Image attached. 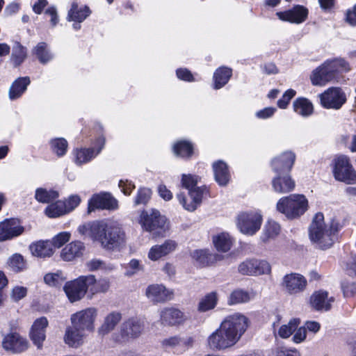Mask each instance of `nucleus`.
<instances>
[{
  "label": "nucleus",
  "mask_w": 356,
  "mask_h": 356,
  "mask_svg": "<svg viewBox=\"0 0 356 356\" xmlns=\"http://www.w3.org/2000/svg\"><path fill=\"white\" fill-rule=\"evenodd\" d=\"M248 318L240 314L227 316L220 327L207 338V345L213 351H221L235 346L248 327Z\"/></svg>",
  "instance_id": "nucleus-1"
},
{
  "label": "nucleus",
  "mask_w": 356,
  "mask_h": 356,
  "mask_svg": "<svg viewBox=\"0 0 356 356\" xmlns=\"http://www.w3.org/2000/svg\"><path fill=\"white\" fill-rule=\"evenodd\" d=\"M341 227L339 220L336 219H332L329 224H325L323 213H318L309 228V238L318 248H330L337 240L338 232Z\"/></svg>",
  "instance_id": "nucleus-2"
},
{
  "label": "nucleus",
  "mask_w": 356,
  "mask_h": 356,
  "mask_svg": "<svg viewBox=\"0 0 356 356\" xmlns=\"http://www.w3.org/2000/svg\"><path fill=\"white\" fill-rule=\"evenodd\" d=\"M90 234L100 241L108 250H113L125 243V233L117 222L93 223L90 227Z\"/></svg>",
  "instance_id": "nucleus-3"
},
{
  "label": "nucleus",
  "mask_w": 356,
  "mask_h": 356,
  "mask_svg": "<svg viewBox=\"0 0 356 356\" xmlns=\"http://www.w3.org/2000/svg\"><path fill=\"white\" fill-rule=\"evenodd\" d=\"M350 70L348 63L343 58L327 60L312 72L311 81L314 86H323L327 83L337 81L340 72Z\"/></svg>",
  "instance_id": "nucleus-4"
},
{
  "label": "nucleus",
  "mask_w": 356,
  "mask_h": 356,
  "mask_svg": "<svg viewBox=\"0 0 356 356\" xmlns=\"http://www.w3.org/2000/svg\"><path fill=\"white\" fill-rule=\"evenodd\" d=\"M308 207V201L303 195L292 194L281 198L277 209L288 218H296L302 215Z\"/></svg>",
  "instance_id": "nucleus-5"
},
{
  "label": "nucleus",
  "mask_w": 356,
  "mask_h": 356,
  "mask_svg": "<svg viewBox=\"0 0 356 356\" xmlns=\"http://www.w3.org/2000/svg\"><path fill=\"white\" fill-rule=\"evenodd\" d=\"M139 222L142 227L150 232L154 238L163 236L168 229L165 217L161 216L156 210H152L151 213L146 211H142Z\"/></svg>",
  "instance_id": "nucleus-6"
},
{
  "label": "nucleus",
  "mask_w": 356,
  "mask_h": 356,
  "mask_svg": "<svg viewBox=\"0 0 356 356\" xmlns=\"http://www.w3.org/2000/svg\"><path fill=\"white\" fill-rule=\"evenodd\" d=\"M144 322L140 319L131 317L123 321L119 332L113 335L114 341L123 343L138 338L144 330Z\"/></svg>",
  "instance_id": "nucleus-7"
},
{
  "label": "nucleus",
  "mask_w": 356,
  "mask_h": 356,
  "mask_svg": "<svg viewBox=\"0 0 356 356\" xmlns=\"http://www.w3.org/2000/svg\"><path fill=\"white\" fill-rule=\"evenodd\" d=\"M334 178L348 184L356 182V172L350 163L349 159L341 155L334 159L333 169Z\"/></svg>",
  "instance_id": "nucleus-8"
},
{
  "label": "nucleus",
  "mask_w": 356,
  "mask_h": 356,
  "mask_svg": "<svg viewBox=\"0 0 356 356\" xmlns=\"http://www.w3.org/2000/svg\"><path fill=\"white\" fill-rule=\"evenodd\" d=\"M322 106L327 109L338 110L346 102V93L339 87H331L319 95Z\"/></svg>",
  "instance_id": "nucleus-9"
},
{
  "label": "nucleus",
  "mask_w": 356,
  "mask_h": 356,
  "mask_svg": "<svg viewBox=\"0 0 356 356\" xmlns=\"http://www.w3.org/2000/svg\"><path fill=\"white\" fill-rule=\"evenodd\" d=\"M97 316V311L94 307H89L79 311L71 316L72 325L76 329L86 332H92L95 329L94 323Z\"/></svg>",
  "instance_id": "nucleus-10"
},
{
  "label": "nucleus",
  "mask_w": 356,
  "mask_h": 356,
  "mask_svg": "<svg viewBox=\"0 0 356 356\" xmlns=\"http://www.w3.org/2000/svg\"><path fill=\"white\" fill-rule=\"evenodd\" d=\"M282 286L287 293L298 295L306 290L307 280L300 273H291L283 277Z\"/></svg>",
  "instance_id": "nucleus-11"
},
{
  "label": "nucleus",
  "mask_w": 356,
  "mask_h": 356,
  "mask_svg": "<svg viewBox=\"0 0 356 356\" xmlns=\"http://www.w3.org/2000/svg\"><path fill=\"white\" fill-rule=\"evenodd\" d=\"M238 270L243 275H261L269 274L271 267L265 260L247 259L239 264Z\"/></svg>",
  "instance_id": "nucleus-12"
},
{
  "label": "nucleus",
  "mask_w": 356,
  "mask_h": 356,
  "mask_svg": "<svg viewBox=\"0 0 356 356\" xmlns=\"http://www.w3.org/2000/svg\"><path fill=\"white\" fill-rule=\"evenodd\" d=\"M261 221V216L257 213H243L238 217V226L241 232L253 235L260 229Z\"/></svg>",
  "instance_id": "nucleus-13"
},
{
  "label": "nucleus",
  "mask_w": 356,
  "mask_h": 356,
  "mask_svg": "<svg viewBox=\"0 0 356 356\" xmlns=\"http://www.w3.org/2000/svg\"><path fill=\"white\" fill-rule=\"evenodd\" d=\"M118 207V201L108 193L94 195L88 202V213L95 209L114 210Z\"/></svg>",
  "instance_id": "nucleus-14"
},
{
  "label": "nucleus",
  "mask_w": 356,
  "mask_h": 356,
  "mask_svg": "<svg viewBox=\"0 0 356 356\" xmlns=\"http://www.w3.org/2000/svg\"><path fill=\"white\" fill-rule=\"evenodd\" d=\"M21 234L22 227L19 219H6L0 222V242L11 240Z\"/></svg>",
  "instance_id": "nucleus-15"
},
{
  "label": "nucleus",
  "mask_w": 356,
  "mask_h": 356,
  "mask_svg": "<svg viewBox=\"0 0 356 356\" xmlns=\"http://www.w3.org/2000/svg\"><path fill=\"white\" fill-rule=\"evenodd\" d=\"M296 161V154L291 151L283 152L273 159L271 166L276 174H289Z\"/></svg>",
  "instance_id": "nucleus-16"
},
{
  "label": "nucleus",
  "mask_w": 356,
  "mask_h": 356,
  "mask_svg": "<svg viewBox=\"0 0 356 356\" xmlns=\"http://www.w3.org/2000/svg\"><path fill=\"white\" fill-rule=\"evenodd\" d=\"M276 15L282 21L300 24L306 20L308 15V10L302 6L297 5L290 10L277 12Z\"/></svg>",
  "instance_id": "nucleus-17"
},
{
  "label": "nucleus",
  "mask_w": 356,
  "mask_h": 356,
  "mask_svg": "<svg viewBox=\"0 0 356 356\" xmlns=\"http://www.w3.org/2000/svg\"><path fill=\"white\" fill-rule=\"evenodd\" d=\"M84 286L82 276L65 284L64 291L70 302L79 300L84 297L86 294Z\"/></svg>",
  "instance_id": "nucleus-18"
},
{
  "label": "nucleus",
  "mask_w": 356,
  "mask_h": 356,
  "mask_svg": "<svg viewBox=\"0 0 356 356\" xmlns=\"http://www.w3.org/2000/svg\"><path fill=\"white\" fill-rule=\"evenodd\" d=\"M47 325L48 321L46 317H40L36 319L32 325L30 337L38 348H42V343L45 339V329Z\"/></svg>",
  "instance_id": "nucleus-19"
},
{
  "label": "nucleus",
  "mask_w": 356,
  "mask_h": 356,
  "mask_svg": "<svg viewBox=\"0 0 356 356\" xmlns=\"http://www.w3.org/2000/svg\"><path fill=\"white\" fill-rule=\"evenodd\" d=\"M161 323L163 325H175L184 323L186 320L183 312L173 307H166L160 312Z\"/></svg>",
  "instance_id": "nucleus-20"
},
{
  "label": "nucleus",
  "mask_w": 356,
  "mask_h": 356,
  "mask_svg": "<svg viewBox=\"0 0 356 356\" xmlns=\"http://www.w3.org/2000/svg\"><path fill=\"white\" fill-rule=\"evenodd\" d=\"M334 301L333 297L328 298V293L319 290L315 291L310 297V304L313 309L317 311H328L331 304Z\"/></svg>",
  "instance_id": "nucleus-21"
},
{
  "label": "nucleus",
  "mask_w": 356,
  "mask_h": 356,
  "mask_svg": "<svg viewBox=\"0 0 356 356\" xmlns=\"http://www.w3.org/2000/svg\"><path fill=\"white\" fill-rule=\"evenodd\" d=\"M147 297L153 302H164L170 300L172 297V293L168 290L164 286L152 284L146 289Z\"/></svg>",
  "instance_id": "nucleus-22"
},
{
  "label": "nucleus",
  "mask_w": 356,
  "mask_h": 356,
  "mask_svg": "<svg viewBox=\"0 0 356 356\" xmlns=\"http://www.w3.org/2000/svg\"><path fill=\"white\" fill-rule=\"evenodd\" d=\"M295 186V181L289 174H277L272 180L273 190L280 193H289L294 189Z\"/></svg>",
  "instance_id": "nucleus-23"
},
{
  "label": "nucleus",
  "mask_w": 356,
  "mask_h": 356,
  "mask_svg": "<svg viewBox=\"0 0 356 356\" xmlns=\"http://www.w3.org/2000/svg\"><path fill=\"white\" fill-rule=\"evenodd\" d=\"M203 193L204 189L200 187L196 186L189 190L188 193L192 199V201L189 204L186 203L185 196L181 193L177 195V198L185 209L189 211H193L197 209V205L201 203Z\"/></svg>",
  "instance_id": "nucleus-24"
},
{
  "label": "nucleus",
  "mask_w": 356,
  "mask_h": 356,
  "mask_svg": "<svg viewBox=\"0 0 356 356\" xmlns=\"http://www.w3.org/2000/svg\"><path fill=\"white\" fill-rule=\"evenodd\" d=\"M177 248V243L172 240H166L161 245L152 246L149 252L148 258L152 261H157L162 257L173 252Z\"/></svg>",
  "instance_id": "nucleus-25"
},
{
  "label": "nucleus",
  "mask_w": 356,
  "mask_h": 356,
  "mask_svg": "<svg viewBox=\"0 0 356 356\" xmlns=\"http://www.w3.org/2000/svg\"><path fill=\"white\" fill-rule=\"evenodd\" d=\"M85 251L83 243L79 241H72L67 244L61 251V258L67 261H70L81 257Z\"/></svg>",
  "instance_id": "nucleus-26"
},
{
  "label": "nucleus",
  "mask_w": 356,
  "mask_h": 356,
  "mask_svg": "<svg viewBox=\"0 0 356 356\" xmlns=\"http://www.w3.org/2000/svg\"><path fill=\"white\" fill-rule=\"evenodd\" d=\"M86 332L76 329L75 326L67 327L64 335L65 343L70 347L77 348L83 344Z\"/></svg>",
  "instance_id": "nucleus-27"
},
{
  "label": "nucleus",
  "mask_w": 356,
  "mask_h": 356,
  "mask_svg": "<svg viewBox=\"0 0 356 356\" xmlns=\"http://www.w3.org/2000/svg\"><path fill=\"white\" fill-rule=\"evenodd\" d=\"M122 320V314L118 312H112L106 316L102 325L98 328V334L105 336L113 331Z\"/></svg>",
  "instance_id": "nucleus-28"
},
{
  "label": "nucleus",
  "mask_w": 356,
  "mask_h": 356,
  "mask_svg": "<svg viewBox=\"0 0 356 356\" xmlns=\"http://www.w3.org/2000/svg\"><path fill=\"white\" fill-rule=\"evenodd\" d=\"M191 256L197 265L200 267L211 265L220 259V257L218 254H211L206 250H195L192 252Z\"/></svg>",
  "instance_id": "nucleus-29"
},
{
  "label": "nucleus",
  "mask_w": 356,
  "mask_h": 356,
  "mask_svg": "<svg viewBox=\"0 0 356 356\" xmlns=\"http://www.w3.org/2000/svg\"><path fill=\"white\" fill-rule=\"evenodd\" d=\"M2 345L7 351L13 353H21L22 350V339L19 334L11 332L4 337Z\"/></svg>",
  "instance_id": "nucleus-30"
},
{
  "label": "nucleus",
  "mask_w": 356,
  "mask_h": 356,
  "mask_svg": "<svg viewBox=\"0 0 356 356\" xmlns=\"http://www.w3.org/2000/svg\"><path fill=\"white\" fill-rule=\"evenodd\" d=\"M213 169L216 182L220 186H226L230 179L227 165L222 161H218L213 164Z\"/></svg>",
  "instance_id": "nucleus-31"
},
{
  "label": "nucleus",
  "mask_w": 356,
  "mask_h": 356,
  "mask_svg": "<svg viewBox=\"0 0 356 356\" xmlns=\"http://www.w3.org/2000/svg\"><path fill=\"white\" fill-rule=\"evenodd\" d=\"M29 249L31 254L38 257H49L54 253L51 243L49 241H40L32 243Z\"/></svg>",
  "instance_id": "nucleus-32"
},
{
  "label": "nucleus",
  "mask_w": 356,
  "mask_h": 356,
  "mask_svg": "<svg viewBox=\"0 0 356 356\" xmlns=\"http://www.w3.org/2000/svg\"><path fill=\"white\" fill-rule=\"evenodd\" d=\"M232 74V69L221 67L216 70L213 74L214 88L220 89L229 80Z\"/></svg>",
  "instance_id": "nucleus-33"
},
{
  "label": "nucleus",
  "mask_w": 356,
  "mask_h": 356,
  "mask_svg": "<svg viewBox=\"0 0 356 356\" xmlns=\"http://www.w3.org/2000/svg\"><path fill=\"white\" fill-rule=\"evenodd\" d=\"M90 10L88 6H84L81 8H78V4L74 2L72 4V8L68 12V19L70 21H74L79 23L83 22L89 15Z\"/></svg>",
  "instance_id": "nucleus-34"
},
{
  "label": "nucleus",
  "mask_w": 356,
  "mask_h": 356,
  "mask_svg": "<svg viewBox=\"0 0 356 356\" xmlns=\"http://www.w3.org/2000/svg\"><path fill=\"white\" fill-rule=\"evenodd\" d=\"M294 111L303 117H307L313 113V105L306 98H298L293 104Z\"/></svg>",
  "instance_id": "nucleus-35"
},
{
  "label": "nucleus",
  "mask_w": 356,
  "mask_h": 356,
  "mask_svg": "<svg viewBox=\"0 0 356 356\" xmlns=\"http://www.w3.org/2000/svg\"><path fill=\"white\" fill-rule=\"evenodd\" d=\"M213 244L218 251L226 252L232 245V241L227 233H221L213 237Z\"/></svg>",
  "instance_id": "nucleus-36"
},
{
  "label": "nucleus",
  "mask_w": 356,
  "mask_h": 356,
  "mask_svg": "<svg viewBox=\"0 0 356 356\" xmlns=\"http://www.w3.org/2000/svg\"><path fill=\"white\" fill-rule=\"evenodd\" d=\"M44 213L49 218H58L67 213L65 202L56 201L47 207Z\"/></svg>",
  "instance_id": "nucleus-37"
},
{
  "label": "nucleus",
  "mask_w": 356,
  "mask_h": 356,
  "mask_svg": "<svg viewBox=\"0 0 356 356\" xmlns=\"http://www.w3.org/2000/svg\"><path fill=\"white\" fill-rule=\"evenodd\" d=\"M217 301V293L213 291L209 293L200 300L197 309L200 312H205L211 310L216 307Z\"/></svg>",
  "instance_id": "nucleus-38"
},
{
  "label": "nucleus",
  "mask_w": 356,
  "mask_h": 356,
  "mask_svg": "<svg viewBox=\"0 0 356 356\" xmlns=\"http://www.w3.org/2000/svg\"><path fill=\"white\" fill-rule=\"evenodd\" d=\"M35 199L42 203H49L58 197V193L56 191L44 188H38L35 195Z\"/></svg>",
  "instance_id": "nucleus-39"
},
{
  "label": "nucleus",
  "mask_w": 356,
  "mask_h": 356,
  "mask_svg": "<svg viewBox=\"0 0 356 356\" xmlns=\"http://www.w3.org/2000/svg\"><path fill=\"white\" fill-rule=\"evenodd\" d=\"M173 150L177 156L189 157L193 154V145L188 141L180 140L174 145Z\"/></svg>",
  "instance_id": "nucleus-40"
},
{
  "label": "nucleus",
  "mask_w": 356,
  "mask_h": 356,
  "mask_svg": "<svg viewBox=\"0 0 356 356\" xmlns=\"http://www.w3.org/2000/svg\"><path fill=\"white\" fill-rule=\"evenodd\" d=\"M280 231V227L278 223L269 221L264 226V233L261 236V240L266 242L269 238H272L277 236Z\"/></svg>",
  "instance_id": "nucleus-41"
},
{
  "label": "nucleus",
  "mask_w": 356,
  "mask_h": 356,
  "mask_svg": "<svg viewBox=\"0 0 356 356\" xmlns=\"http://www.w3.org/2000/svg\"><path fill=\"white\" fill-rule=\"evenodd\" d=\"M250 300L248 292L242 289L234 290L229 296V305H236L248 302Z\"/></svg>",
  "instance_id": "nucleus-42"
},
{
  "label": "nucleus",
  "mask_w": 356,
  "mask_h": 356,
  "mask_svg": "<svg viewBox=\"0 0 356 356\" xmlns=\"http://www.w3.org/2000/svg\"><path fill=\"white\" fill-rule=\"evenodd\" d=\"M97 156L93 148L81 149L76 151L75 162L79 164L86 163Z\"/></svg>",
  "instance_id": "nucleus-43"
},
{
  "label": "nucleus",
  "mask_w": 356,
  "mask_h": 356,
  "mask_svg": "<svg viewBox=\"0 0 356 356\" xmlns=\"http://www.w3.org/2000/svg\"><path fill=\"white\" fill-rule=\"evenodd\" d=\"M45 42H40L35 47L34 53L41 63H47L52 58L51 54L47 48Z\"/></svg>",
  "instance_id": "nucleus-44"
},
{
  "label": "nucleus",
  "mask_w": 356,
  "mask_h": 356,
  "mask_svg": "<svg viewBox=\"0 0 356 356\" xmlns=\"http://www.w3.org/2000/svg\"><path fill=\"white\" fill-rule=\"evenodd\" d=\"M51 148L52 151L58 156L65 154L67 149V142L63 138H58L51 140Z\"/></svg>",
  "instance_id": "nucleus-45"
},
{
  "label": "nucleus",
  "mask_w": 356,
  "mask_h": 356,
  "mask_svg": "<svg viewBox=\"0 0 356 356\" xmlns=\"http://www.w3.org/2000/svg\"><path fill=\"white\" fill-rule=\"evenodd\" d=\"M299 323L300 321L298 319H291L288 324L283 325L280 327L278 330L279 336L283 339L289 337L296 330Z\"/></svg>",
  "instance_id": "nucleus-46"
},
{
  "label": "nucleus",
  "mask_w": 356,
  "mask_h": 356,
  "mask_svg": "<svg viewBox=\"0 0 356 356\" xmlns=\"http://www.w3.org/2000/svg\"><path fill=\"white\" fill-rule=\"evenodd\" d=\"M7 264L13 272H20L22 269V256L18 253L13 254L8 259Z\"/></svg>",
  "instance_id": "nucleus-47"
},
{
  "label": "nucleus",
  "mask_w": 356,
  "mask_h": 356,
  "mask_svg": "<svg viewBox=\"0 0 356 356\" xmlns=\"http://www.w3.org/2000/svg\"><path fill=\"white\" fill-rule=\"evenodd\" d=\"M86 266L90 271L97 270H112L113 266L112 265H106L105 262L98 259H93L86 263Z\"/></svg>",
  "instance_id": "nucleus-48"
},
{
  "label": "nucleus",
  "mask_w": 356,
  "mask_h": 356,
  "mask_svg": "<svg viewBox=\"0 0 356 356\" xmlns=\"http://www.w3.org/2000/svg\"><path fill=\"white\" fill-rule=\"evenodd\" d=\"M152 191L149 188H140L138 194L135 198V204H145L151 197Z\"/></svg>",
  "instance_id": "nucleus-49"
},
{
  "label": "nucleus",
  "mask_w": 356,
  "mask_h": 356,
  "mask_svg": "<svg viewBox=\"0 0 356 356\" xmlns=\"http://www.w3.org/2000/svg\"><path fill=\"white\" fill-rule=\"evenodd\" d=\"M82 278L84 282L86 292L88 291L91 295L97 294L95 276L89 275L82 276Z\"/></svg>",
  "instance_id": "nucleus-50"
},
{
  "label": "nucleus",
  "mask_w": 356,
  "mask_h": 356,
  "mask_svg": "<svg viewBox=\"0 0 356 356\" xmlns=\"http://www.w3.org/2000/svg\"><path fill=\"white\" fill-rule=\"evenodd\" d=\"M70 238V234L69 232H60L55 236L52 241H50L51 243V248L54 246V248H59L67 243Z\"/></svg>",
  "instance_id": "nucleus-51"
},
{
  "label": "nucleus",
  "mask_w": 356,
  "mask_h": 356,
  "mask_svg": "<svg viewBox=\"0 0 356 356\" xmlns=\"http://www.w3.org/2000/svg\"><path fill=\"white\" fill-rule=\"evenodd\" d=\"M22 92V78H18L11 86L9 91V97L15 99L21 96Z\"/></svg>",
  "instance_id": "nucleus-52"
},
{
  "label": "nucleus",
  "mask_w": 356,
  "mask_h": 356,
  "mask_svg": "<svg viewBox=\"0 0 356 356\" xmlns=\"http://www.w3.org/2000/svg\"><path fill=\"white\" fill-rule=\"evenodd\" d=\"M125 268L126 271L124 275L126 276L131 277L141 270L143 268L138 260L133 259L127 265Z\"/></svg>",
  "instance_id": "nucleus-53"
},
{
  "label": "nucleus",
  "mask_w": 356,
  "mask_h": 356,
  "mask_svg": "<svg viewBox=\"0 0 356 356\" xmlns=\"http://www.w3.org/2000/svg\"><path fill=\"white\" fill-rule=\"evenodd\" d=\"M44 280L51 286H58L61 284L63 278L60 273H47L44 275Z\"/></svg>",
  "instance_id": "nucleus-54"
},
{
  "label": "nucleus",
  "mask_w": 356,
  "mask_h": 356,
  "mask_svg": "<svg viewBox=\"0 0 356 356\" xmlns=\"http://www.w3.org/2000/svg\"><path fill=\"white\" fill-rule=\"evenodd\" d=\"M197 177L192 175H183L181 178L182 186L188 191L196 187Z\"/></svg>",
  "instance_id": "nucleus-55"
},
{
  "label": "nucleus",
  "mask_w": 356,
  "mask_h": 356,
  "mask_svg": "<svg viewBox=\"0 0 356 356\" xmlns=\"http://www.w3.org/2000/svg\"><path fill=\"white\" fill-rule=\"evenodd\" d=\"M341 289L345 297H351L356 295V283L353 282L343 281Z\"/></svg>",
  "instance_id": "nucleus-56"
},
{
  "label": "nucleus",
  "mask_w": 356,
  "mask_h": 356,
  "mask_svg": "<svg viewBox=\"0 0 356 356\" xmlns=\"http://www.w3.org/2000/svg\"><path fill=\"white\" fill-rule=\"evenodd\" d=\"M295 90L292 89L286 90L282 95V97L277 101V106L280 108H286L290 100L295 96Z\"/></svg>",
  "instance_id": "nucleus-57"
},
{
  "label": "nucleus",
  "mask_w": 356,
  "mask_h": 356,
  "mask_svg": "<svg viewBox=\"0 0 356 356\" xmlns=\"http://www.w3.org/2000/svg\"><path fill=\"white\" fill-rule=\"evenodd\" d=\"M67 213L74 210L81 202V198L77 195H72L65 202Z\"/></svg>",
  "instance_id": "nucleus-58"
},
{
  "label": "nucleus",
  "mask_w": 356,
  "mask_h": 356,
  "mask_svg": "<svg viewBox=\"0 0 356 356\" xmlns=\"http://www.w3.org/2000/svg\"><path fill=\"white\" fill-rule=\"evenodd\" d=\"M177 77L183 81H193L194 78L191 72L186 68H179L176 72Z\"/></svg>",
  "instance_id": "nucleus-59"
},
{
  "label": "nucleus",
  "mask_w": 356,
  "mask_h": 356,
  "mask_svg": "<svg viewBox=\"0 0 356 356\" xmlns=\"http://www.w3.org/2000/svg\"><path fill=\"white\" fill-rule=\"evenodd\" d=\"M110 287V282L106 278H102L98 280H96V290L97 293H105Z\"/></svg>",
  "instance_id": "nucleus-60"
},
{
  "label": "nucleus",
  "mask_w": 356,
  "mask_h": 356,
  "mask_svg": "<svg viewBox=\"0 0 356 356\" xmlns=\"http://www.w3.org/2000/svg\"><path fill=\"white\" fill-rule=\"evenodd\" d=\"M119 187L121 188L123 193L127 195H130L131 191L135 188L134 184L128 180H120L119 182Z\"/></svg>",
  "instance_id": "nucleus-61"
},
{
  "label": "nucleus",
  "mask_w": 356,
  "mask_h": 356,
  "mask_svg": "<svg viewBox=\"0 0 356 356\" xmlns=\"http://www.w3.org/2000/svg\"><path fill=\"white\" fill-rule=\"evenodd\" d=\"M306 336L307 331L305 327H300L296 330L293 337V341L296 343H300L306 339Z\"/></svg>",
  "instance_id": "nucleus-62"
},
{
  "label": "nucleus",
  "mask_w": 356,
  "mask_h": 356,
  "mask_svg": "<svg viewBox=\"0 0 356 356\" xmlns=\"http://www.w3.org/2000/svg\"><path fill=\"white\" fill-rule=\"evenodd\" d=\"M162 345L164 346L175 347L181 345V337L178 336L171 337L162 341Z\"/></svg>",
  "instance_id": "nucleus-63"
},
{
  "label": "nucleus",
  "mask_w": 356,
  "mask_h": 356,
  "mask_svg": "<svg viewBox=\"0 0 356 356\" xmlns=\"http://www.w3.org/2000/svg\"><path fill=\"white\" fill-rule=\"evenodd\" d=\"M275 356H300L296 350H288L284 348H277Z\"/></svg>",
  "instance_id": "nucleus-64"
}]
</instances>
